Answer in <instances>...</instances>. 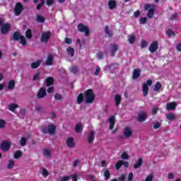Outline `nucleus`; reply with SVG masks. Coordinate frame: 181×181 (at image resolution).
I'll use <instances>...</instances> for the list:
<instances>
[{
  "instance_id": "nucleus-1",
  "label": "nucleus",
  "mask_w": 181,
  "mask_h": 181,
  "mask_svg": "<svg viewBox=\"0 0 181 181\" xmlns=\"http://www.w3.org/2000/svg\"><path fill=\"white\" fill-rule=\"evenodd\" d=\"M95 99V95L93 92V89H88L84 94L80 93L76 99L78 104H81L85 100L86 104H93L94 100Z\"/></svg>"
},
{
  "instance_id": "nucleus-2",
  "label": "nucleus",
  "mask_w": 181,
  "mask_h": 181,
  "mask_svg": "<svg viewBox=\"0 0 181 181\" xmlns=\"http://www.w3.org/2000/svg\"><path fill=\"white\" fill-rule=\"evenodd\" d=\"M43 134H49V135H54L56 132V126L53 124H49L47 127H44L42 129Z\"/></svg>"
},
{
  "instance_id": "nucleus-3",
  "label": "nucleus",
  "mask_w": 181,
  "mask_h": 181,
  "mask_svg": "<svg viewBox=\"0 0 181 181\" xmlns=\"http://www.w3.org/2000/svg\"><path fill=\"white\" fill-rule=\"evenodd\" d=\"M144 11H148L147 17L148 19H152L155 15V9L152 8V5L146 4L144 5Z\"/></svg>"
},
{
  "instance_id": "nucleus-4",
  "label": "nucleus",
  "mask_w": 181,
  "mask_h": 181,
  "mask_svg": "<svg viewBox=\"0 0 181 181\" xmlns=\"http://www.w3.org/2000/svg\"><path fill=\"white\" fill-rule=\"evenodd\" d=\"M152 84V80L148 79L146 83H143L142 91L144 97H146L149 93V86Z\"/></svg>"
},
{
  "instance_id": "nucleus-5",
  "label": "nucleus",
  "mask_w": 181,
  "mask_h": 181,
  "mask_svg": "<svg viewBox=\"0 0 181 181\" xmlns=\"http://www.w3.org/2000/svg\"><path fill=\"white\" fill-rule=\"evenodd\" d=\"M51 36L52 33L50 31L42 33L40 36V42H42V43H48Z\"/></svg>"
},
{
  "instance_id": "nucleus-6",
  "label": "nucleus",
  "mask_w": 181,
  "mask_h": 181,
  "mask_svg": "<svg viewBox=\"0 0 181 181\" xmlns=\"http://www.w3.org/2000/svg\"><path fill=\"white\" fill-rule=\"evenodd\" d=\"M78 32L83 33L85 34V36H88L90 34V29L88 27L84 25V24L80 23L78 25Z\"/></svg>"
},
{
  "instance_id": "nucleus-7",
  "label": "nucleus",
  "mask_w": 181,
  "mask_h": 181,
  "mask_svg": "<svg viewBox=\"0 0 181 181\" xmlns=\"http://www.w3.org/2000/svg\"><path fill=\"white\" fill-rule=\"evenodd\" d=\"M23 9L24 8L23 5H22V3L18 2L14 8V13L16 14V16H19V15L21 14L23 11Z\"/></svg>"
},
{
  "instance_id": "nucleus-8",
  "label": "nucleus",
  "mask_w": 181,
  "mask_h": 181,
  "mask_svg": "<svg viewBox=\"0 0 181 181\" xmlns=\"http://www.w3.org/2000/svg\"><path fill=\"white\" fill-rule=\"evenodd\" d=\"M146 118H148V115L145 111H140L138 114L137 120L139 122H144Z\"/></svg>"
},
{
  "instance_id": "nucleus-9",
  "label": "nucleus",
  "mask_w": 181,
  "mask_h": 181,
  "mask_svg": "<svg viewBox=\"0 0 181 181\" xmlns=\"http://www.w3.org/2000/svg\"><path fill=\"white\" fill-rule=\"evenodd\" d=\"M0 26H1V35H6V33H8V32H9V30L11 29V24L9 23H6V24L2 23Z\"/></svg>"
},
{
  "instance_id": "nucleus-10",
  "label": "nucleus",
  "mask_w": 181,
  "mask_h": 181,
  "mask_svg": "<svg viewBox=\"0 0 181 181\" xmlns=\"http://www.w3.org/2000/svg\"><path fill=\"white\" fill-rule=\"evenodd\" d=\"M45 95H47V93L46 92V88H45V87L40 88L37 94V98L39 99L45 98Z\"/></svg>"
},
{
  "instance_id": "nucleus-11",
  "label": "nucleus",
  "mask_w": 181,
  "mask_h": 181,
  "mask_svg": "<svg viewBox=\"0 0 181 181\" xmlns=\"http://www.w3.org/2000/svg\"><path fill=\"white\" fill-rule=\"evenodd\" d=\"M94 139H95V132L92 130L88 134V144H93L94 142Z\"/></svg>"
},
{
  "instance_id": "nucleus-12",
  "label": "nucleus",
  "mask_w": 181,
  "mask_h": 181,
  "mask_svg": "<svg viewBox=\"0 0 181 181\" xmlns=\"http://www.w3.org/2000/svg\"><path fill=\"white\" fill-rule=\"evenodd\" d=\"M10 148H11V142L8 141H5L2 142L1 145V149H2V151H9Z\"/></svg>"
},
{
  "instance_id": "nucleus-13",
  "label": "nucleus",
  "mask_w": 181,
  "mask_h": 181,
  "mask_svg": "<svg viewBox=\"0 0 181 181\" xmlns=\"http://www.w3.org/2000/svg\"><path fill=\"white\" fill-rule=\"evenodd\" d=\"M54 61V57H53V54H48L45 62L46 66H53Z\"/></svg>"
},
{
  "instance_id": "nucleus-14",
  "label": "nucleus",
  "mask_w": 181,
  "mask_h": 181,
  "mask_svg": "<svg viewBox=\"0 0 181 181\" xmlns=\"http://www.w3.org/2000/svg\"><path fill=\"white\" fill-rule=\"evenodd\" d=\"M158 50V41H154L153 43H151L149 46V51L151 53H155Z\"/></svg>"
},
{
  "instance_id": "nucleus-15",
  "label": "nucleus",
  "mask_w": 181,
  "mask_h": 181,
  "mask_svg": "<svg viewBox=\"0 0 181 181\" xmlns=\"http://www.w3.org/2000/svg\"><path fill=\"white\" fill-rule=\"evenodd\" d=\"M124 135L126 138H131L132 136V129L129 127H126L124 129Z\"/></svg>"
},
{
  "instance_id": "nucleus-16",
  "label": "nucleus",
  "mask_w": 181,
  "mask_h": 181,
  "mask_svg": "<svg viewBox=\"0 0 181 181\" xmlns=\"http://www.w3.org/2000/svg\"><path fill=\"white\" fill-rule=\"evenodd\" d=\"M66 145L69 148H74V146H76V143H74V139H73V137H69L66 139Z\"/></svg>"
},
{
  "instance_id": "nucleus-17",
  "label": "nucleus",
  "mask_w": 181,
  "mask_h": 181,
  "mask_svg": "<svg viewBox=\"0 0 181 181\" xmlns=\"http://www.w3.org/2000/svg\"><path fill=\"white\" fill-rule=\"evenodd\" d=\"M176 107H177V104L175 102L168 103L166 106V110L170 111L172 110H175Z\"/></svg>"
},
{
  "instance_id": "nucleus-18",
  "label": "nucleus",
  "mask_w": 181,
  "mask_h": 181,
  "mask_svg": "<svg viewBox=\"0 0 181 181\" xmlns=\"http://www.w3.org/2000/svg\"><path fill=\"white\" fill-rule=\"evenodd\" d=\"M141 76V70L140 69H134L132 78L133 80H136V78H139Z\"/></svg>"
},
{
  "instance_id": "nucleus-19",
  "label": "nucleus",
  "mask_w": 181,
  "mask_h": 181,
  "mask_svg": "<svg viewBox=\"0 0 181 181\" xmlns=\"http://www.w3.org/2000/svg\"><path fill=\"white\" fill-rule=\"evenodd\" d=\"M108 122L110 123V129H113L114 125H115V116H111L108 119Z\"/></svg>"
},
{
  "instance_id": "nucleus-20",
  "label": "nucleus",
  "mask_w": 181,
  "mask_h": 181,
  "mask_svg": "<svg viewBox=\"0 0 181 181\" xmlns=\"http://www.w3.org/2000/svg\"><path fill=\"white\" fill-rule=\"evenodd\" d=\"M165 115L168 121H175V119H177V115L174 113H170Z\"/></svg>"
},
{
  "instance_id": "nucleus-21",
  "label": "nucleus",
  "mask_w": 181,
  "mask_h": 181,
  "mask_svg": "<svg viewBox=\"0 0 181 181\" xmlns=\"http://www.w3.org/2000/svg\"><path fill=\"white\" fill-rule=\"evenodd\" d=\"M54 79L52 77H48L45 79L44 84L47 86V87H50V86H53Z\"/></svg>"
},
{
  "instance_id": "nucleus-22",
  "label": "nucleus",
  "mask_w": 181,
  "mask_h": 181,
  "mask_svg": "<svg viewBox=\"0 0 181 181\" xmlns=\"http://www.w3.org/2000/svg\"><path fill=\"white\" fill-rule=\"evenodd\" d=\"M22 36L23 35H21L19 32H15L13 34V40H14L15 42H18V40H21Z\"/></svg>"
},
{
  "instance_id": "nucleus-23",
  "label": "nucleus",
  "mask_w": 181,
  "mask_h": 181,
  "mask_svg": "<svg viewBox=\"0 0 181 181\" xmlns=\"http://www.w3.org/2000/svg\"><path fill=\"white\" fill-rule=\"evenodd\" d=\"M110 47H111V56H114V54H115V52L118 50V45H115V44H112L110 45Z\"/></svg>"
},
{
  "instance_id": "nucleus-24",
  "label": "nucleus",
  "mask_w": 181,
  "mask_h": 181,
  "mask_svg": "<svg viewBox=\"0 0 181 181\" xmlns=\"http://www.w3.org/2000/svg\"><path fill=\"white\" fill-rule=\"evenodd\" d=\"M40 64H42V60H37L35 62H32L31 63V69H37V67H39V66H40Z\"/></svg>"
},
{
  "instance_id": "nucleus-25",
  "label": "nucleus",
  "mask_w": 181,
  "mask_h": 181,
  "mask_svg": "<svg viewBox=\"0 0 181 181\" xmlns=\"http://www.w3.org/2000/svg\"><path fill=\"white\" fill-rule=\"evenodd\" d=\"M109 8L112 10L117 6V2L115 0H110L108 2Z\"/></svg>"
},
{
  "instance_id": "nucleus-26",
  "label": "nucleus",
  "mask_w": 181,
  "mask_h": 181,
  "mask_svg": "<svg viewBox=\"0 0 181 181\" xmlns=\"http://www.w3.org/2000/svg\"><path fill=\"white\" fill-rule=\"evenodd\" d=\"M142 163H143L142 158H139L136 163H135V165H134L133 166L134 169H139V168L142 166Z\"/></svg>"
},
{
  "instance_id": "nucleus-27",
  "label": "nucleus",
  "mask_w": 181,
  "mask_h": 181,
  "mask_svg": "<svg viewBox=\"0 0 181 181\" xmlns=\"http://www.w3.org/2000/svg\"><path fill=\"white\" fill-rule=\"evenodd\" d=\"M66 52L68 53V56H70V57H73L74 56V48L69 47L66 49Z\"/></svg>"
},
{
  "instance_id": "nucleus-28",
  "label": "nucleus",
  "mask_w": 181,
  "mask_h": 181,
  "mask_svg": "<svg viewBox=\"0 0 181 181\" xmlns=\"http://www.w3.org/2000/svg\"><path fill=\"white\" fill-rule=\"evenodd\" d=\"M45 21H46V18H45V17L40 16V15H37L36 17V21L38 23H44Z\"/></svg>"
},
{
  "instance_id": "nucleus-29",
  "label": "nucleus",
  "mask_w": 181,
  "mask_h": 181,
  "mask_svg": "<svg viewBox=\"0 0 181 181\" xmlns=\"http://www.w3.org/2000/svg\"><path fill=\"white\" fill-rule=\"evenodd\" d=\"M105 32L108 37H112V32L110 30V27H108V25L105 26Z\"/></svg>"
},
{
  "instance_id": "nucleus-30",
  "label": "nucleus",
  "mask_w": 181,
  "mask_h": 181,
  "mask_svg": "<svg viewBox=\"0 0 181 181\" xmlns=\"http://www.w3.org/2000/svg\"><path fill=\"white\" fill-rule=\"evenodd\" d=\"M16 108H19V105L16 104H11L8 105V110L13 112Z\"/></svg>"
},
{
  "instance_id": "nucleus-31",
  "label": "nucleus",
  "mask_w": 181,
  "mask_h": 181,
  "mask_svg": "<svg viewBox=\"0 0 181 181\" xmlns=\"http://www.w3.org/2000/svg\"><path fill=\"white\" fill-rule=\"evenodd\" d=\"M75 132L77 133L83 132V127L81 124H77L75 127Z\"/></svg>"
},
{
  "instance_id": "nucleus-32",
  "label": "nucleus",
  "mask_w": 181,
  "mask_h": 181,
  "mask_svg": "<svg viewBox=\"0 0 181 181\" xmlns=\"http://www.w3.org/2000/svg\"><path fill=\"white\" fill-rule=\"evenodd\" d=\"M136 37L134 35H129L128 42L130 45H134L135 43Z\"/></svg>"
},
{
  "instance_id": "nucleus-33",
  "label": "nucleus",
  "mask_w": 181,
  "mask_h": 181,
  "mask_svg": "<svg viewBox=\"0 0 181 181\" xmlns=\"http://www.w3.org/2000/svg\"><path fill=\"white\" fill-rule=\"evenodd\" d=\"M115 101L116 103V105L118 106L119 105L120 103H121V95H116L115 96Z\"/></svg>"
},
{
  "instance_id": "nucleus-34",
  "label": "nucleus",
  "mask_w": 181,
  "mask_h": 181,
  "mask_svg": "<svg viewBox=\"0 0 181 181\" xmlns=\"http://www.w3.org/2000/svg\"><path fill=\"white\" fill-rule=\"evenodd\" d=\"M15 166V161L13 160H9L7 165V169H13Z\"/></svg>"
},
{
  "instance_id": "nucleus-35",
  "label": "nucleus",
  "mask_w": 181,
  "mask_h": 181,
  "mask_svg": "<svg viewBox=\"0 0 181 181\" xmlns=\"http://www.w3.org/2000/svg\"><path fill=\"white\" fill-rule=\"evenodd\" d=\"M8 90H13L15 88V81H10L8 84Z\"/></svg>"
},
{
  "instance_id": "nucleus-36",
  "label": "nucleus",
  "mask_w": 181,
  "mask_h": 181,
  "mask_svg": "<svg viewBox=\"0 0 181 181\" xmlns=\"http://www.w3.org/2000/svg\"><path fill=\"white\" fill-rule=\"evenodd\" d=\"M35 111L37 112H45V109H43V107L40 105H37L35 106Z\"/></svg>"
},
{
  "instance_id": "nucleus-37",
  "label": "nucleus",
  "mask_w": 181,
  "mask_h": 181,
  "mask_svg": "<svg viewBox=\"0 0 181 181\" xmlns=\"http://www.w3.org/2000/svg\"><path fill=\"white\" fill-rule=\"evenodd\" d=\"M25 37L27 39H32V30L28 29L25 32Z\"/></svg>"
},
{
  "instance_id": "nucleus-38",
  "label": "nucleus",
  "mask_w": 181,
  "mask_h": 181,
  "mask_svg": "<svg viewBox=\"0 0 181 181\" xmlns=\"http://www.w3.org/2000/svg\"><path fill=\"white\" fill-rule=\"evenodd\" d=\"M26 142H28V139H26L25 137H21V139L20 140V145L21 146H25L26 145Z\"/></svg>"
},
{
  "instance_id": "nucleus-39",
  "label": "nucleus",
  "mask_w": 181,
  "mask_h": 181,
  "mask_svg": "<svg viewBox=\"0 0 181 181\" xmlns=\"http://www.w3.org/2000/svg\"><path fill=\"white\" fill-rule=\"evenodd\" d=\"M22 156V152L21 151H17L14 153V159H19Z\"/></svg>"
},
{
  "instance_id": "nucleus-40",
  "label": "nucleus",
  "mask_w": 181,
  "mask_h": 181,
  "mask_svg": "<svg viewBox=\"0 0 181 181\" xmlns=\"http://www.w3.org/2000/svg\"><path fill=\"white\" fill-rule=\"evenodd\" d=\"M160 88H162V84L160 82H157L154 86V91L158 92Z\"/></svg>"
},
{
  "instance_id": "nucleus-41",
  "label": "nucleus",
  "mask_w": 181,
  "mask_h": 181,
  "mask_svg": "<svg viewBox=\"0 0 181 181\" xmlns=\"http://www.w3.org/2000/svg\"><path fill=\"white\" fill-rule=\"evenodd\" d=\"M167 35L169 37H175L176 36V34L175 33V32H173L170 29L167 31Z\"/></svg>"
},
{
  "instance_id": "nucleus-42",
  "label": "nucleus",
  "mask_w": 181,
  "mask_h": 181,
  "mask_svg": "<svg viewBox=\"0 0 181 181\" xmlns=\"http://www.w3.org/2000/svg\"><path fill=\"white\" fill-rule=\"evenodd\" d=\"M71 73H73L74 74H77V72L78 71V68L76 66H73L70 69Z\"/></svg>"
},
{
  "instance_id": "nucleus-43",
  "label": "nucleus",
  "mask_w": 181,
  "mask_h": 181,
  "mask_svg": "<svg viewBox=\"0 0 181 181\" xmlns=\"http://www.w3.org/2000/svg\"><path fill=\"white\" fill-rule=\"evenodd\" d=\"M43 155H44V156H46V158H50V156H51L50 150H49V149L44 150Z\"/></svg>"
},
{
  "instance_id": "nucleus-44",
  "label": "nucleus",
  "mask_w": 181,
  "mask_h": 181,
  "mask_svg": "<svg viewBox=\"0 0 181 181\" xmlns=\"http://www.w3.org/2000/svg\"><path fill=\"white\" fill-rule=\"evenodd\" d=\"M105 179L108 180L111 177V174L110 173V170H105L104 172Z\"/></svg>"
},
{
  "instance_id": "nucleus-45",
  "label": "nucleus",
  "mask_w": 181,
  "mask_h": 181,
  "mask_svg": "<svg viewBox=\"0 0 181 181\" xmlns=\"http://www.w3.org/2000/svg\"><path fill=\"white\" fill-rule=\"evenodd\" d=\"M42 175L44 177L49 176V171L46 168H42Z\"/></svg>"
},
{
  "instance_id": "nucleus-46",
  "label": "nucleus",
  "mask_w": 181,
  "mask_h": 181,
  "mask_svg": "<svg viewBox=\"0 0 181 181\" xmlns=\"http://www.w3.org/2000/svg\"><path fill=\"white\" fill-rule=\"evenodd\" d=\"M20 44L23 46H26V38H25V36H22L21 39H20Z\"/></svg>"
},
{
  "instance_id": "nucleus-47",
  "label": "nucleus",
  "mask_w": 181,
  "mask_h": 181,
  "mask_svg": "<svg viewBox=\"0 0 181 181\" xmlns=\"http://www.w3.org/2000/svg\"><path fill=\"white\" fill-rule=\"evenodd\" d=\"M54 97V99L57 100H62L63 98V96L60 93H55Z\"/></svg>"
},
{
  "instance_id": "nucleus-48",
  "label": "nucleus",
  "mask_w": 181,
  "mask_h": 181,
  "mask_svg": "<svg viewBox=\"0 0 181 181\" xmlns=\"http://www.w3.org/2000/svg\"><path fill=\"white\" fill-rule=\"evenodd\" d=\"M121 166H122V160L117 161L115 165L117 170H118L121 168Z\"/></svg>"
},
{
  "instance_id": "nucleus-49",
  "label": "nucleus",
  "mask_w": 181,
  "mask_h": 181,
  "mask_svg": "<svg viewBox=\"0 0 181 181\" xmlns=\"http://www.w3.org/2000/svg\"><path fill=\"white\" fill-rule=\"evenodd\" d=\"M122 159L128 160L129 159V156L128 153L124 152L122 153Z\"/></svg>"
},
{
  "instance_id": "nucleus-50",
  "label": "nucleus",
  "mask_w": 181,
  "mask_h": 181,
  "mask_svg": "<svg viewBox=\"0 0 181 181\" xmlns=\"http://www.w3.org/2000/svg\"><path fill=\"white\" fill-rule=\"evenodd\" d=\"M6 122L4 119H0V129L5 128Z\"/></svg>"
},
{
  "instance_id": "nucleus-51",
  "label": "nucleus",
  "mask_w": 181,
  "mask_h": 181,
  "mask_svg": "<svg viewBox=\"0 0 181 181\" xmlns=\"http://www.w3.org/2000/svg\"><path fill=\"white\" fill-rule=\"evenodd\" d=\"M153 128H154V129H158V128H160V123L159 122H154Z\"/></svg>"
},
{
  "instance_id": "nucleus-52",
  "label": "nucleus",
  "mask_w": 181,
  "mask_h": 181,
  "mask_svg": "<svg viewBox=\"0 0 181 181\" xmlns=\"http://www.w3.org/2000/svg\"><path fill=\"white\" fill-rule=\"evenodd\" d=\"M100 73H101V69H100V66H97L95 71L94 72V76H98V74H100Z\"/></svg>"
},
{
  "instance_id": "nucleus-53",
  "label": "nucleus",
  "mask_w": 181,
  "mask_h": 181,
  "mask_svg": "<svg viewBox=\"0 0 181 181\" xmlns=\"http://www.w3.org/2000/svg\"><path fill=\"white\" fill-rule=\"evenodd\" d=\"M53 4H54V0H47L46 1V4L48 6H52V5H53Z\"/></svg>"
},
{
  "instance_id": "nucleus-54",
  "label": "nucleus",
  "mask_w": 181,
  "mask_h": 181,
  "mask_svg": "<svg viewBox=\"0 0 181 181\" xmlns=\"http://www.w3.org/2000/svg\"><path fill=\"white\" fill-rule=\"evenodd\" d=\"M109 69H110V70H114V69H118V64H112L110 66Z\"/></svg>"
},
{
  "instance_id": "nucleus-55",
  "label": "nucleus",
  "mask_w": 181,
  "mask_h": 181,
  "mask_svg": "<svg viewBox=\"0 0 181 181\" xmlns=\"http://www.w3.org/2000/svg\"><path fill=\"white\" fill-rule=\"evenodd\" d=\"M147 18L146 17L140 18V23L141 25H145L146 23Z\"/></svg>"
},
{
  "instance_id": "nucleus-56",
  "label": "nucleus",
  "mask_w": 181,
  "mask_h": 181,
  "mask_svg": "<svg viewBox=\"0 0 181 181\" xmlns=\"http://www.w3.org/2000/svg\"><path fill=\"white\" fill-rule=\"evenodd\" d=\"M133 179H134V173H129V176H128L127 181H132Z\"/></svg>"
},
{
  "instance_id": "nucleus-57",
  "label": "nucleus",
  "mask_w": 181,
  "mask_h": 181,
  "mask_svg": "<svg viewBox=\"0 0 181 181\" xmlns=\"http://www.w3.org/2000/svg\"><path fill=\"white\" fill-rule=\"evenodd\" d=\"M40 76V72H37L36 73L33 78V81H36V80H37V77H39Z\"/></svg>"
},
{
  "instance_id": "nucleus-58",
  "label": "nucleus",
  "mask_w": 181,
  "mask_h": 181,
  "mask_svg": "<svg viewBox=\"0 0 181 181\" xmlns=\"http://www.w3.org/2000/svg\"><path fill=\"white\" fill-rule=\"evenodd\" d=\"M158 110H159V108H158L157 107H153L152 109L153 115H155V114H156V112H158Z\"/></svg>"
},
{
  "instance_id": "nucleus-59",
  "label": "nucleus",
  "mask_w": 181,
  "mask_h": 181,
  "mask_svg": "<svg viewBox=\"0 0 181 181\" xmlns=\"http://www.w3.org/2000/svg\"><path fill=\"white\" fill-rule=\"evenodd\" d=\"M103 57H104V55L103 54V52H98L97 54V58L99 60H101V59H103Z\"/></svg>"
},
{
  "instance_id": "nucleus-60",
  "label": "nucleus",
  "mask_w": 181,
  "mask_h": 181,
  "mask_svg": "<svg viewBox=\"0 0 181 181\" xmlns=\"http://www.w3.org/2000/svg\"><path fill=\"white\" fill-rule=\"evenodd\" d=\"M43 5H45V4H43V3H40V4H38L37 5L36 9H37V11H40V9H42V6H43Z\"/></svg>"
},
{
  "instance_id": "nucleus-61",
  "label": "nucleus",
  "mask_w": 181,
  "mask_h": 181,
  "mask_svg": "<svg viewBox=\"0 0 181 181\" xmlns=\"http://www.w3.org/2000/svg\"><path fill=\"white\" fill-rule=\"evenodd\" d=\"M72 40L71 38H66L65 39V43H66L67 45H71L72 43Z\"/></svg>"
},
{
  "instance_id": "nucleus-62",
  "label": "nucleus",
  "mask_w": 181,
  "mask_h": 181,
  "mask_svg": "<svg viewBox=\"0 0 181 181\" xmlns=\"http://www.w3.org/2000/svg\"><path fill=\"white\" fill-rule=\"evenodd\" d=\"M118 180L119 181H125V175H122L119 178Z\"/></svg>"
},
{
  "instance_id": "nucleus-63",
  "label": "nucleus",
  "mask_w": 181,
  "mask_h": 181,
  "mask_svg": "<svg viewBox=\"0 0 181 181\" xmlns=\"http://www.w3.org/2000/svg\"><path fill=\"white\" fill-rule=\"evenodd\" d=\"M153 179V177L152 175H148L146 178V181H152Z\"/></svg>"
},
{
  "instance_id": "nucleus-64",
  "label": "nucleus",
  "mask_w": 181,
  "mask_h": 181,
  "mask_svg": "<svg viewBox=\"0 0 181 181\" xmlns=\"http://www.w3.org/2000/svg\"><path fill=\"white\" fill-rule=\"evenodd\" d=\"M71 179L73 181H77V174H74L71 176Z\"/></svg>"
}]
</instances>
